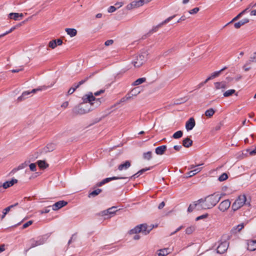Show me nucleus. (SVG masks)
Here are the masks:
<instances>
[{"instance_id":"f704fd0d","label":"nucleus","mask_w":256,"mask_h":256,"mask_svg":"<svg viewBox=\"0 0 256 256\" xmlns=\"http://www.w3.org/2000/svg\"><path fill=\"white\" fill-rule=\"evenodd\" d=\"M146 80V78H139L134 82V85L138 86V85L145 82Z\"/></svg>"},{"instance_id":"09e8293b","label":"nucleus","mask_w":256,"mask_h":256,"mask_svg":"<svg viewBox=\"0 0 256 256\" xmlns=\"http://www.w3.org/2000/svg\"><path fill=\"white\" fill-rule=\"evenodd\" d=\"M54 146H55L53 144H48L47 145L48 151V152L52 151L53 150L54 148Z\"/></svg>"},{"instance_id":"39448f33","label":"nucleus","mask_w":256,"mask_h":256,"mask_svg":"<svg viewBox=\"0 0 256 256\" xmlns=\"http://www.w3.org/2000/svg\"><path fill=\"white\" fill-rule=\"evenodd\" d=\"M30 242V248H31L44 244V240L43 238L40 237L38 238V240L31 239Z\"/></svg>"},{"instance_id":"7ed1b4c3","label":"nucleus","mask_w":256,"mask_h":256,"mask_svg":"<svg viewBox=\"0 0 256 256\" xmlns=\"http://www.w3.org/2000/svg\"><path fill=\"white\" fill-rule=\"evenodd\" d=\"M244 204L250 206V202L247 201L245 194L240 195L232 204V208L235 212L241 208Z\"/></svg>"},{"instance_id":"58836bf2","label":"nucleus","mask_w":256,"mask_h":256,"mask_svg":"<svg viewBox=\"0 0 256 256\" xmlns=\"http://www.w3.org/2000/svg\"><path fill=\"white\" fill-rule=\"evenodd\" d=\"M243 14L241 13V12L238 14L236 17H234L230 22H229L228 23L226 24L225 25V26H228V24L233 22H234V21H236L238 19H239L240 17L242 16Z\"/></svg>"},{"instance_id":"f8f14e48","label":"nucleus","mask_w":256,"mask_h":256,"mask_svg":"<svg viewBox=\"0 0 256 256\" xmlns=\"http://www.w3.org/2000/svg\"><path fill=\"white\" fill-rule=\"evenodd\" d=\"M142 1L140 0L138 1L132 2L130 4L127 5L126 8L128 10H130L133 8L140 7V6H142Z\"/></svg>"},{"instance_id":"864d4df0","label":"nucleus","mask_w":256,"mask_h":256,"mask_svg":"<svg viewBox=\"0 0 256 256\" xmlns=\"http://www.w3.org/2000/svg\"><path fill=\"white\" fill-rule=\"evenodd\" d=\"M32 222H33L32 220L28 221V222H26V223H25L24 224H23L22 228L24 229V228H28V226H30L32 224Z\"/></svg>"},{"instance_id":"774afa93","label":"nucleus","mask_w":256,"mask_h":256,"mask_svg":"<svg viewBox=\"0 0 256 256\" xmlns=\"http://www.w3.org/2000/svg\"><path fill=\"white\" fill-rule=\"evenodd\" d=\"M182 148V146L181 145H176V146H174V148L176 150V151H179Z\"/></svg>"},{"instance_id":"de8ad7c7","label":"nucleus","mask_w":256,"mask_h":256,"mask_svg":"<svg viewBox=\"0 0 256 256\" xmlns=\"http://www.w3.org/2000/svg\"><path fill=\"white\" fill-rule=\"evenodd\" d=\"M200 10V8H195L191 10H190L188 12L191 14H196Z\"/></svg>"},{"instance_id":"412c9836","label":"nucleus","mask_w":256,"mask_h":256,"mask_svg":"<svg viewBox=\"0 0 256 256\" xmlns=\"http://www.w3.org/2000/svg\"><path fill=\"white\" fill-rule=\"evenodd\" d=\"M168 248H163L158 250L156 256H166L169 254Z\"/></svg>"},{"instance_id":"c756f323","label":"nucleus","mask_w":256,"mask_h":256,"mask_svg":"<svg viewBox=\"0 0 256 256\" xmlns=\"http://www.w3.org/2000/svg\"><path fill=\"white\" fill-rule=\"evenodd\" d=\"M214 110L213 108H210L206 111L205 115L207 117L210 118L214 114Z\"/></svg>"},{"instance_id":"f257e3e1","label":"nucleus","mask_w":256,"mask_h":256,"mask_svg":"<svg viewBox=\"0 0 256 256\" xmlns=\"http://www.w3.org/2000/svg\"><path fill=\"white\" fill-rule=\"evenodd\" d=\"M84 104L75 106L72 110V112L76 115L83 114L88 112L92 110L91 108L98 107L101 104L100 98H96L94 96L92 92L85 95L83 98Z\"/></svg>"},{"instance_id":"0e129e2a","label":"nucleus","mask_w":256,"mask_h":256,"mask_svg":"<svg viewBox=\"0 0 256 256\" xmlns=\"http://www.w3.org/2000/svg\"><path fill=\"white\" fill-rule=\"evenodd\" d=\"M136 90V88H134L132 90L131 94H130L132 96H136L140 92H137Z\"/></svg>"},{"instance_id":"69168bd1","label":"nucleus","mask_w":256,"mask_h":256,"mask_svg":"<svg viewBox=\"0 0 256 256\" xmlns=\"http://www.w3.org/2000/svg\"><path fill=\"white\" fill-rule=\"evenodd\" d=\"M55 40V42L56 43V46H60L62 44V40L60 39H57V40Z\"/></svg>"},{"instance_id":"7c9ffc66","label":"nucleus","mask_w":256,"mask_h":256,"mask_svg":"<svg viewBox=\"0 0 256 256\" xmlns=\"http://www.w3.org/2000/svg\"><path fill=\"white\" fill-rule=\"evenodd\" d=\"M132 64H134V66L136 68H139L140 66H142L143 64L142 62L138 60V56H136V60L132 62Z\"/></svg>"},{"instance_id":"13d9d810","label":"nucleus","mask_w":256,"mask_h":256,"mask_svg":"<svg viewBox=\"0 0 256 256\" xmlns=\"http://www.w3.org/2000/svg\"><path fill=\"white\" fill-rule=\"evenodd\" d=\"M150 170V168H142V170H139L138 172H137V174H139V175H141L144 172L148 170Z\"/></svg>"},{"instance_id":"8fccbe9b","label":"nucleus","mask_w":256,"mask_h":256,"mask_svg":"<svg viewBox=\"0 0 256 256\" xmlns=\"http://www.w3.org/2000/svg\"><path fill=\"white\" fill-rule=\"evenodd\" d=\"M30 170L32 172H36V164L34 163L30 164L29 165Z\"/></svg>"},{"instance_id":"1a4fd4ad","label":"nucleus","mask_w":256,"mask_h":256,"mask_svg":"<svg viewBox=\"0 0 256 256\" xmlns=\"http://www.w3.org/2000/svg\"><path fill=\"white\" fill-rule=\"evenodd\" d=\"M226 68V67L222 68L219 71L215 72L213 73H212L209 77H208L203 82H202L200 84V86L204 85V84H206L208 80L213 79L214 78L218 76Z\"/></svg>"},{"instance_id":"a18cd8bd","label":"nucleus","mask_w":256,"mask_h":256,"mask_svg":"<svg viewBox=\"0 0 256 256\" xmlns=\"http://www.w3.org/2000/svg\"><path fill=\"white\" fill-rule=\"evenodd\" d=\"M77 88H76V86L75 84H74V86L73 87H72L70 88L68 92V95H70V94H73L74 92L76 90V89Z\"/></svg>"},{"instance_id":"79ce46f5","label":"nucleus","mask_w":256,"mask_h":256,"mask_svg":"<svg viewBox=\"0 0 256 256\" xmlns=\"http://www.w3.org/2000/svg\"><path fill=\"white\" fill-rule=\"evenodd\" d=\"M250 60L252 63H256V52L250 56Z\"/></svg>"},{"instance_id":"0eeeda50","label":"nucleus","mask_w":256,"mask_h":256,"mask_svg":"<svg viewBox=\"0 0 256 256\" xmlns=\"http://www.w3.org/2000/svg\"><path fill=\"white\" fill-rule=\"evenodd\" d=\"M228 248V244L226 242H222L218 245L217 248L216 252L217 254H223L224 253Z\"/></svg>"},{"instance_id":"680f3d73","label":"nucleus","mask_w":256,"mask_h":256,"mask_svg":"<svg viewBox=\"0 0 256 256\" xmlns=\"http://www.w3.org/2000/svg\"><path fill=\"white\" fill-rule=\"evenodd\" d=\"M113 43H114V40H106L104 44L106 46H109L112 45Z\"/></svg>"},{"instance_id":"4d7b16f0","label":"nucleus","mask_w":256,"mask_h":256,"mask_svg":"<svg viewBox=\"0 0 256 256\" xmlns=\"http://www.w3.org/2000/svg\"><path fill=\"white\" fill-rule=\"evenodd\" d=\"M208 216V214H202L200 216L196 218V220H198L201 219L206 218Z\"/></svg>"},{"instance_id":"603ef678","label":"nucleus","mask_w":256,"mask_h":256,"mask_svg":"<svg viewBox=\"0 0 256 256\" xmlns=\"http://www.w3.org/2000/svg\"><path fill=\"white\" fill-rule=\"evenodd\" d=\"M28 162H24L20 164L18 166V170H21V169L24 168L28 166Z\"/></svg>"},{"instance_id":"72a5a7b5","label":"nucleus","mask_w":256,"mask_h":256,"mask_svg":"<svg viewBox=\"0 0 256 256\" xmlns=\"http://www.w3.org/2000/svg\"><path fill=\"white\" fill-rule=\"evenodd\" d=\"M196 230V227L192 226L187 228L186 230V233L188 234H192Z\"/></svg>"},{"instance_id":"bf43d9fd","label":"nucleus","mask_w":256,"mask_h":256,"mask_svg":"<svg viewBox=\"0 0 256 256\" xmlns=\"http://www.w3.org/2000/svg\"><path fill=\"white\" fill-rule=\"evenodd\" d=\"M194 204H190L188 209V212H191L194 209L196 208Z\"/></svg>"},{"instance_id":"49530a36","label":"nucleus","mask_w":256,"mask_h":256,"mask_svg":"<svg viewBox=\"0 0 256 256\" xmlns=\"http://www.w3.org/2000/svg\"><path fill=\"white\" fill-rule=\"evenodd\" d=\"M138 60L142 62L143 64L145 62L146 58L144 54H140L138 56Z\"/></svg>"},{"instance_id":"20e7f679","label":"nucleus","mask_w":256,"mask_h":256,"mask_svg":"<svg viewBox=\"0 0 256 256\" xmlns=\"http://www.w3.org/2000/svg\"><path fill=\"white\" fill-rule=\"evenodd\" d=\"M152 228L151 226L148 227V225L146 224H140L136 226L133 229L130 230V234H136L139 232H142L145 235L150 233Z\"/></svg>"},{"instance_id":"6e6552de","label":"nucleus","mask_w":256,"mask_h":256,"mask_svg":"<svg viewBox=\"0 0 256 256\" xmlns=\"http://www.w3.org/2000/svg\"><path fill=\"white\" fill-rule=\"evenodd\" d=\"M175 16H176L175 15H174L172 16H170L168 18H167L166 19L162 22L160 23L156 26H154L152 28V30L150 31V32H156L160 28L162 25L168 22L170 20H171L172 18H174L175 17Z\"/></svg>"},{"instance_id":"6ab92c4d","label":"nucleus","mask_w":256,"mask_h":256,"mask_svg":"<svg viewBox=\"0 0 256 256\" xmlns=\"http://www.w3.org/2000/svg\"><path fill=\"white\" fill-rule=\"evenodd\" d=\"M215 88L216 90L222 89L224 90L226 88V82H216L214 83Z\"/></svg>"},{"instance_id":"338daca9","label":"nucleus","mask_w":256,"mask_h":256,"mask_svg":"<svg viewBox=\"0 0 256 256\" xmlns=\"http://www.w3.org/2000/svg\"><path fill=\"white\" fill-rule=\"evenodd\" d=\"M202 168H198L196 169H194V170H192V171L194 172V175L196 174H198V172H200L202 170Z\"/></svg>"},{"instance_id":"5fc2aeb1","label":"nucleus","mask_w":256,"mask_h":256,"mask_svg":"<svg viewBox=\"0 0 256 256\" xmlns=\"http://www.w3.org/2000/svg\"><path fill=\"white\" fill-rule=\"evenodd\" d=\"M116 10V8L114 6H110L108 8V12L110 13H112L115 12Z\"/></svg>"},{"instance_id":"3c124183","label":"nucleus","mask_w":256,"mask_h":256,"mask_svg":"<svg viewBox=\"0 0 256 256\" xmlns=\"http://www.w3.org/2000/svg\"><path fill=\"white\" fill-rule=\"evenodd\" d=\"M132 98V96L130 95V94H126V96L124 97V98H122L121 100H120V102H125L127 100H128L129 99H130V98Z\"/></svg>"},{"instance_id":"2eb2a0df","label":"nucleus","mask_w":256,"mask_h":256,"mask_svg":"<svg viewBox=\"0 0 256 256\" xmlns=\"http://www.w3.org/2000/svg\"><path fill=\"white\" fill-rule=\"evenodd\" d=\"M166 148H167V147L165 145L158 146L156 148L155 152L158 155H162L166 151Z\"/></svg>"},{"instance_id":"e2e57ef3","label":"nucleus","mask_w":256,"mask_h":256,"mask_svg":"<svg viewBox=\"0 0 256 256\" xmlns=\"http://www.w3.org/2000/svg\"><path fill=\"white\" fill-rule=\"evenodd\" d=\"M244 224L243 223H242L241 224L238 225L236 228L238 230V232H239L242 230V228H244Z\"/></svg>"},{"instance_id":"b1692460","label":"nucleus","mask_w":256,"mask_h":256,"mask_svg":"<svg viewBox=\"0 0 256 256\" xmlns=\"http://www.w3.org/2000/svg\"><path fill=\"white\" fill-rule=\"evenodd\" d=\"M116 208V207L112 206L110 208H108L107 210H104L102 212V216H106L108 214H114L116 212V210H114Z\"/></svg>"},{"instance_id":"37998d69","label":"nucleus","mask_w":256,"mask_h":256,"mask_svg":"<svg viewBox=\"0 0 256 256\" xmlns=\"http://www.w3.org/2000/svg\"><path fill=\"white\" fill-rule=\"evenodd\" d=\"M88 80V78H86L85 79L81 80L78 82V84H74L76 86V88H78L80 85L84 84L86 81Z\"/></svg>"},{"instance_id":"e433bc0d","label":"nucleus","mask_w":256,"mask_h":256,"mask_svg":"<svg viewBox=\"0 0 256 256\" xmlns=\"http://www.w3.org/2000/svg\"><path fill=\"white\" fill-rule=\"evenodd\" d=\"M236 92L234 90H229L225 92L224 94V97H228L232 96Z\"/></svg>"},{"instance_id":"9d476101","label":"nucleus","mask_w":256,"mask_h":256,"mask_svg":"<svg viewBox=\"0 0 256 256\" xmlns=\"http://www.w3.org/2000/svg\"><path fill=\"white\" fill-rule=\"evenodd\" d=\"M194 204V206H195L196 209L198 210L208 209L207 208L204 207V206L205 205L204 200L202 198H201L200 200H198L196 202H195Z\"/></svg>"},{"instance_id":"ddd939ff","label":"nucleus","mask_w":256,"mask_h":256,"mask_svg":"<svg viewBox=\"0 0 256 256\" xmlns=\"http://www.w3.org/2000/svg\"><path fill=\"white\" fill-rule=\"evenodd\" d=\"M248 250L250 251L256 250V240H247Z\"/></svg>"},{"instance_id":"aec40b11","label":"nucleus","mask_w":256,"mask_h":256,"mask_svg":"<svg viewBox=\"0 0 256 256\" xmlns=\"http://www.w3.org/2000/svg\"><path fill=\"white\" fill-rule=\"evenodd\" d=\"M192 144V140L190 138H186L183 140L182 145L186 148L190 147Z\"/></svg>"},{"instance_id":"9b49d317","label":"nucleus","mask_w":256,"mask_h":256,"mask_svg":"<svg viewBox=\"0 0 256 256\" xmlns=\"http://www.w3.org/2000/svg\"><path fill=\"white\" fill-rule=\"evenodd\" d=\"M68 204V202L64 200H60L54 203L52 206L54 210H57L66 206Z\"/></svg>"},{"instance_id":"4be33fe9","label":"nucleus","mask_w":256,"mask_h":256,"mask_svg":"<svg viewBox=\"0 0 256 256\" xmlns=\"http://www.w3.org/2000/svg\"><path fill=\"white\" fill-rule=\"evenodd\" d=\"M9 18L11 19H13L15 20H18V18L19 16L23 17V14H18V13H14L12 12L9 14Z\"/></svg>"},{"instance_id":"4468645a","label":"nucleus","mask_w":256,"mask_h":256,"mask_svg":"<svg viewBox=\"0 0 256 256\" xmlns=\"http://www.w3.org/2000/svg\"><path fill=\"white\" fill-rule=\"evenodd\" d=\"M195 120L193 118H190L186 124V128L187 130H192L195 126Z\"/></svg>"},{"instance_id":"6e6d98bb","label":"nucleus","mask_w":256,"mask_h":256,"mask_svg":"<svg viewBox=\"0 0 256 256\" xmlns=\"http://www.w3.org/2000/svg\"><path fill=\"white\" fill-rule=\"evenodd\" d=\"M104 91L105 90H100L94 92V94H92V95L94 96H94H98L100 94H103L104 92Z\"/></svg>"},{"instance_id":"ea45409f","label":"nucleus","mask_w":256,"mask_h":256,"mask_svg":"<svg viewBox=\"0 0 256 256\" xmlns=\"http://www.w3.org/2000/svg\"><path fill=\"white\" fill-rule=\"evenodd\" d=\"M16 28V26L12 27L9 30L6 31V32L0 34V38L6 36V34L12 32V31H14Z\"/></svg>"},{"instance_id":"393cba45","label":"nucleus","mask_w":256,"mask_h":256,"mask_svg":"<svg viewBox=\"0 0 256 256\" xmlns=\"http://www.w3.org/2000/svg\"><path fill=\"white\" fill-rule=\"evenodd\" d=\"M102 192V190L100 188H98L88 194V197H94L98 196L99 194H100Z\"/></svg>"},{"instance_id":"423d86ee","label":"nucleus","mask_w":256,"mask_h":256,"mask_svg":"<svg viewBox=\"0 0 256 256\" xmlns=\"http://www.w3.org/2000/svg\"><path fill=\"white\" fill-rule=\"evenodd\" d=\"M230 204L231 202L229 200H223L220 204L218 209L222 212H225L230 207Z\"/></svg>"},{"instance_id":"c85d7f7f","label":"nucleus","mask_w":256,"mask_h":256,"mask_svg":"<svg viewBox=\"0 0 256 256\" xmlns=\"http://www.w3.org/2000/svg\"><path fill=\"white\" fill-rule=\"evenodd\" d=\"M40 90L41 89L37 88V89H33L32 91L24 92L22 95V97L25 98L26 97V96L30 94L34 93L36 91H38V90Z\"/></svg>"},{"instance_id":"c03bdc74","label":"nucleus","mask_w":256,"mask_h":256,"mask_svg":"<svg viewBox=\"0 0 256 256\" xmlns=\"http://www.w3.org/2000/svg\"><path fill=\"white\" fill-rule=\"evenodd\" d=\"M216 252L215 250H212L211 252H208L206 253L204 256H216Z\"/></svg>"},{"instance_id":"cd10ccee","label":"nucleus","mask_w":256,"mask_h":256,"mask_svg":"<svg viewBox=\"0 0 256 256\" xmlns=\"http://www.w3.org/2000/svg\"><path fill=\"white\" fill-rule=\"evenodd\" d=\"M40 90L41 89L37 88V89H33L32 91L24 92L22 95V97L25 98L26 97V96L30 94L34 93L36 91H38V90Z\"/></svg>"},{"instance_id":"f03ea898","label":"nucleus","mask_w":256,"mask_h":256,"mask_svg":"<svg viewBox=\"0 0 256 256\" xmlns=\"http://www.w3.org/2000/svg\"><path fill=\"white\" fill-rule=\"evenodd\" d=\"M221 196L218 194L214 193L205 198L204 200L205 205L204 207L208 209L211 208L215 206L220 200Z\"/></svg>"},{"instance_id":"a878e982","label":"nucleus","mask_w":256,"mask_h":256,"mask_svg":"<svg viewBox=\"0 0 256 256\" xmlns=\"http://www.w3.org/2000/svg\"><path fill=\"white\" fill-rule=\"evenodd\" d=\"M142 158L144 160H150L152 158V152H144L142 155Z\"/></svg>"},{"instance_id":"f3484780","label":"nucleus","mask_w":256,"mask_h":256,"mask_svg":"<svg viewBox=\"0 0 256 256\" xmlns=\"http://www.w3.org/2000/svg\"><path fill=\"white\" fill-rule=\"evenodd\" d=\"M18 182V180L16 179H12L10 181H7L4 182L2 186L4 188L6 189L8 188H10V186H12L14 184H16Z\"/></svg>"},{"instance_id":"bb28decb","label":"nucleus","mask_w":256,"mask_h":256,"mask_svg":"<svg viewBox=\"0 0 256 256\" xmlns=\"http://www.w3.org/2000/svg\"><path fill=\"white\" fill-rule=\"evenodd\" d=\"M127 178L124 177H117V176H113L112 178H106L104 179V182L105 184L110 182L112 180H118V179H126Z\"/></svg>"},{"instance_id":"473e14b6","label":"nucleus","mask_w":256,"mask_h":256,"mask_svg":"<svg viewBox=\"0 0 256 256\" xmlns=\"http://www.w3.org/2000/svg\"><path fill=\"white\" fill-rule=\"evenodd\" d=\"M252 63V62H250V59L246 62L245 64L243 66V68L244 71L247 72L251 68L249 66Z\"/></svg>"},{"instance_id":"5701e85b","label":"nucleus","mask_w":256,"mask_h":256,"mask_svg":"<svg viewBox=\"0 0 256 256\" xmlns=\"http://www.w3.org/2000/svg\"><path fill=\"white\" fill-rule=\"evenodd\" d=\"M66 32L71 37L74 36L77 34V31L74 28H67L66 29Z\"/></svg>"},{"instance_id":"c9c22d12","label":"nucleus","mask_w":256,"mask_h":256,"mask_svg":"<svg viewBox=\"0 0 256 256\" xmlns=\"http://www.w3.org/2000/svg\"><path fill=\"white\" fill-rule=\"evenodd\" d=\"M183 132L182 130H178L174 132L172 136V137L175 139H178L181 138L182 136Z\"/></svg>"},{"instance_id":"4c0bfd02","label":"nucleus","mask_w":256,"mask_h":256,"mask_svg":"<svg viewBox=\"0 0 256 256\" xmlns=\"http://www.w3.org/2000/svg\"><path fill=\"white\" fill-rule=\"evenodd\" d=\"M228 174L226 173H223L222 174H221L219 176L218 180L220 182H222V181H224V180H226V179H228Z\"/></svg>"},{"instance_id":"2f4dec72","label":"nucleus","mask_w":256,"mask_h":256,"mask_svg":"<svg viewBox=\"0 0 256 256\" xmlns=\"http://www.w3.org/2000/svg\"><path fill=\"white\" fill-rule=\"evenodd\" d=\"M38 164L40 168H46L48 166V164L44 160H38Z\"/></svg>"},{"instance_id":"052dcab7","label":"nucleus","mask_w":256,"mask_h":256,"mask_svg":"<svg viewBox=\"0 0 256 256\" xmlns=\"http://www.w3.org/2000/svg\"><path fill=\"white\" fill-rule=\"evenodd\" d=\"M194 176V172L191 170L186 174V178H188Z\"/></svg>"},{"instance_id":"dca6fc26","label":"nucleus","mask_w":256,"mask_h":256,"mask_svg":"<svg viewBox=\"0 0 256 256\" xmlns=\"http://www.w3.org/2000/svg\"><path fill=\"white\" fill-rule=\"evenodd\" d=\"M131 166L130 162L129 160L126 161L124 163L121 164L118 166V170H126L129 168Z\"/></svg>"},{"instance_id":"a211bd4d","label":"nucleus","mask_w":256,"mask_h":256,"mask_svg":"<svg viewBox=\"0 0 256 256\" xmlns=\"http://www.w3.org/2000/svg\"><path fill=\"white\" fill-rule=\"evenodd\" d=\"M249 22L248 18H244L238 22H236L234 24V26L236 28L238 29L240 28L241 26L247 24Z\"/></svg>"},{"instance_id":"a19ab883","label":"nucleus","mask_w":256,"mask_h":256,"mask_svg":"<svg viewBox=\"0 0 256 256\" xmlns=\"http://www.w3.org/2000/svg\"><path fill=\"white\" fill-rule=\"evenodd\" d=\"M48 46L52 49H54L56 47V43L55 42L54 40H52L50 41L48 43Z\"/></svg>"}]
</instances>
